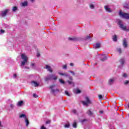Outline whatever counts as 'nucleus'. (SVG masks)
<instances>
[{"instance_id":"nucleus-1","label":"nucleus","mask_w":129,"mask_h":129,"mask_svg":"<svg viewBox=\"0 0 129 129\" xmlns=\"http://www.w3.org/2000/svg\"><path fill=\"white\" fill-rule=\"evenodd\" d=\"M57 76L54 75H48L44 78V80L46 82L49 80H57Z\"/></svg>"},{"instance_id":"nucleus-2","label":"nucleus","mask_w":129,"mask_h":129,"mask_svg":"<svg viewBox=\"0 0 129 129\" xmlns=\"http://www.w3.org/2000/svg\"><path fill=\"white\" fill-rule=\"evenodd\" d=\"M21 58L24 61L21 62V66H25L28 63V56L25 54H22L21 55Z\"/></svg>"},{"instance_id":"nucleus-3","label":"nucleus","mask_w":129,"mask_h":129,"mask_svg":"<svg viewBox=\"0 0 129 129\" xmlns=\"http://www.w3.org/2000/svg\"><path fill=\"white\" fill-rule=\"evenodd\" d=\"M117 21L118 22L119 27L121 29V30H123V31H126V32L129 31V29H127L126 28V26H124L123 24H122V22L120 20L117 19Z\"/></svg>"},{"instance_id":"nucleus-4","label":"nucleus","mask_w":129,"mask_h":129,"mask_svg":"<svg viewBox=\"0 0 129 129\" xmlns=\"http://www.w3.org/2000/svg\"><path fill=\"white\" fill-rule=\"evenodd\" d=\"M55 86H56L55 85H52L49 87V88L51 89L50 93H51V94H53V95H56V94L59 92V89H54V87Z\"/></svg>"},{"instance_id":"nucleus-5","label":"nucleus","mask_w":129,"mask_h":129,"mask_svg":"<svg viewBox=\"0 0 129 129\" xmlns=\"http://www.w3.org/2000/svg\"><path fill=\"white\" fill-rule=\"evenodd\" d=\"M119 16L123 19H126V20H129V14L128 13H125L121 12V11L119 12Z\"/></svg>"},{"instance_id":"nucleus-6","label":"nucleus","mask_w":129,"mask_h":129,"mask_svg":"<svg viewBox=\"0 0 129 129\" xmlns=\"http://www.w3.org/2000/svg\"><path fill=\"white\" fill-rule=\"evenodd\" d=\"M9 12H10V9H6L4 11H0V16L2 17H6Z\"/></svg>"},{"instance_id":"nucleus-7","label":"nucleus","mask_w":129,"mask_h":129,"mask_svg":"<svg viewBox=\"0 0 129 129\" xmlns=\"http://www.w3.org/2000/svg\"><path fill=\"white\" fill-rule=\"evenodd\" d=\"M86 101H82V102L84 105H86V106H88V104H89V103H91V101H90V100H89V98L88 97H86Z\"/></svg>"},{"instance_id":"nucleus-8","label":"nucleus","mask_w":129,"mask_h":129,"mask_svg":"<svg viewBox=\"0 0 129 129\" xmlns=\"http://www.w3.org/2000/svg\"><path fill=\"white\" fill-rule=\"evenodd\" d=\"M58 74L60 75V76H64L65 77H69V74H67V73H62L61 71L58 72Z\"/></svg>"},{"instance_id":"nucleus-9","label":"nucleus","mask_w":129,"mask_h":129,"mask_svg":"<svg viewBox=\"0 0 129 129\" xmlns=\"http://www.w3.org/2000/svg\"><path fill=\"white\" fill-rule=\"evenodd\" d=\"M19 117L20 118H23V119L25 120V119H27L28 116H27L26 114H21L19 115Z\"/></svg>"},{"instance_id":"nucleus-10","label":"nucleus","mask_w":129,"mask_h":129,"mask_svg":"<svg viewBox=\"0 0 129 129\" xmlns=\"http://www.w3.org/2000/svg\"><path fill=\"white\" fill-rule=\"evenodd\" d=\"M104 8L106 12H107L108 13H111V12H112V10H111V9H110L109 8V6H106L104 7Z\"/></svg>"},{"instance_id":"nucleus-11","label":"nucleus","mask_w":129,"mask_h":129,"mask_svg":"<svg viewBox=\"0 0 129 129\" xmlns=\"http://www.w3.org/2000/svg\"><path fill=\"white\" fill-rule=\"evenodd\" d=\"M46 69H47V71L50 72V73H52L53 72V70H52V68H51V67L49 65L46 66Z\"/></svg>"},{"instance_id":"nucleus-12","label":"nucleus","mask_w":129,"mask_h":129,"mask_svg":"<svg viewBox=\"0 0 129 129\" xmlns=\"http://www.w3.org/2000/svg\"><path fill=\"white\" fill-rule=\"evenodd\" d=\"M31 84L33 86H34V87H38V86H39V83L36 81H33L31 82Z\"/></svg>"},{"instance_id":"nucleus-13","label":"nucleus","mask_w":129,"mask_h":129,"mask_svg":"<svg viewBox=\"0 0 129 129\" xmlns=\"http://www.w3.org/2000/svg\"><path fill=\"white\" fill-rule=\"evenodd\" d=\"M101 44L99 43H97L93 45L94 49H98L100 47Z\"/></svg>"},{"instance_id":"nucleus-14","label":"nucleus","mask_w":129,"mask_h":129,"mask_svg":"<svg viewBox=\"0 0 129 129\" xmlns=\"http://www.w3.org/2000/svg\"><path fill=\"white\" fill-rule=\"evenodd\" d=\"M74 93H76V94H78L81 93V91L79 90V89L76 88L74 90Z\"/></svg>"},{"instance_id":"nucleus-15","label":"nucleus","mask_w":129,"mask_h":129,"mask_svg":"<svg viewBox=\"0 0 129 129\" xmlns=\"http://www.w3.org/2000/svg\"><path fill=\"white\" fill-rule=\"evenodd\" d=\"M87 114L89 115L90 116H92V115H93V112H92V111H91V109H89L87 111Z\"/></svg>"},{"instance_id":"nucleus-16","label":"nucleus","mask_w":129,"mask_h":129,"mask_svg":"<svg viewBox=\"0 0 129 129\" xmlns=\"http://www.w3.org/2000/svg\"><path fill=\"white\" fill-rule=\"evenodd\" d=\"M101 61H105V60H106V59H107V58L106 57V56H105V55L104 54H102L101 55Z\"/></svg>"},{"instance_id":"nucleus-17","label":"nucleus","mask_w":129,"mask_h":129,"mask_svg":"<svg viewBox=\"0 0 129 129\" xmlns=\"http://www.w3.org/2000/svg\"><path fill=\"white\" fill-rule=\"evenodd\" d=\"M21 7H27L28 6V2L25 1L21 4Z\"/></svg>"},{"instance_id":"nucleus-18","label":"nucleus","mask_w":129,"mask_h":129,"mask_svg":"<svg viewBox=\"0 0 129 129\" xmlns=\"http://www.w3.org/2000/svg\"><path fill=\"white\" fill-rule=\"evenodd\" d=\"M123 46L124 48L127 47V43H126V40L125 39H123Z\"/></svg>"},{"instance_id":"nucleus-19","label":"nucleus","mask_w":129,"mask_h":129,"mask_svg":"<svg viewBox=\"0 0 129 129\" xmlns=\"http://www.w3.org/2000/svg\"><path fill=\"white\" fill-rule=\"evenodd\" d=\"M113 82H114V79H111L109 80L108 84L111 85V84H113Z\"/></svg>"},{"instance_id":"nucleus-20","label":"nucleus","mask_w":129,"mask_h":129,"mask_svg":"<svg viewBox=\"0 0 129 129\" xmlns=\"http://www.w3.org/2000/svg\"><path fill=\"white\" fill-rule=\"evenodd\" d=\"M24 104V101H20L18 102L17 103V106H22Z\"/></svg>"},{"instance_id":"nucleus-21","label":"nucleus","mask_w":129,"mask_h":129,"mask_svg":"<svg viewBox=\"0 0 129 129\" xmlns=\"http://www.w3.org/2000/svg\"><path fill=\"white\" fill-rule=\"evenodd\" d=\"M24 120H25V122L26 123V126H28L30 123L29 122V119H28V118L25 119Z\"/></svg>"},{"instance_id":"nucleus-22","label":"nucleus","mask_w":129,"mask_h":129,"mask_svg":"<svg viewBox=\"0 0 129 129\" xmlns=\"http://www.w3.org/2000/svg\"><path fill=\"white\" fill-rule=\"evenodd\" d=\"M112 40L114 42H116V41H117V37L116 36V35L113 36Z\"/></svg>"},{"instance_id":"nucleus-23","label":"nucleus","mask_w":129,"mask_h":129,"mask_svg":"<svg viewBox=\"0 0 129 129\" xmlns=\"http://www.w3.org/2000/svg\"><path fill=\"white\" fill-rule=\"evenodd\" d=\"M73 126L74 127V128H76L77 127V123H76V121L74 122L73 124Z\"/></svg>"},{"instance_id":"nucleus-24","label":"nucleus","mask_w":129,"mask_h":129,"mask_svg":"<svg viewBox=\"0 0 129 129\" xmlns=\"http://www.w3.org/2000/svg\"><path fill=\"white\" fill-rule=\"evenodd\" d=\"M59 82H60V83H61V84H65V82L61 79L59 80Z\"/></svg>"},{"instance_id":"nucleus-25","label":"nucleus","mask_w":129,"mask_h":129,"mask_svg":"<svg viewBox=\"0 0 129 129\" xmlns=\"http://www.w3.org/2000/svg\"><path fill=\"white\" fill-rule=\"evenodd\" d=\"M17 10H18V7H14L12 8L13 12H16V11H17Z\"/></svg>"},{"instance_id":"nucleus-26","label":"nucleus","mask_w":129,"mask_h":129,"mask_svg":"<svg viewBox=\"0 0 129 129\" xmlns=\"http://www.w3.org/2000/svg\"><path fill=\"white\" fill-rule=\"evenodd\" d=\"M120 62L121 63V65H123V64L124 63V59L122 58L120 60Z\"/></svg>"},{"instance_id":"nucleus-27","label":"nucleus","mask_w":129,"mask_h":129,"mask_svg":"<svg viewBox=\"0 0 129 129\" xmlns=\"http://www.w3.org/2000/svg\"><path fill=\"white\" fill-rule=\"evenodd\" d=\"M124 8H126V9H129L128 5L126 3L124 4Z\"/></svg>"},{"instance_id":"nucleus-28","label":"nucleus","mask_w":129,"mask_h":129,"mask_svg":"<svg viewBox=\"0 0 129 129\" xmlns=\"http://www.w3.org/2000/svg\"><path fill=\"white\" fill-rule=\"evenodd\" d=\"M67 82H68V83H69V84H70V85H71V84H74V83H73V82H72V81H69V80H68V81H67Z\"/></svg>"},{"instance_id":"nucleus-29","label":"nucleus","mask_w":129,"mask_h":129,"mask_svg":"<svg viewBox=\"0 0 129 129\" xmlns=\"http://www.w3.org/2000/svg\"><path fill=\"white\" fill-rule=\"evenodd\" d=\"M90 8L92 10H93V9H94V5H93V4H90Z\"/></svg>"},{"instance_id":"nucleus-30","label":"nucleus","mask_w":129,"mask_h":129,"mask_svg":"<svg viewBox=\"0 0 129 129\" xmlns=\"http://www.w3.org/2000/svg\"><path fill=\"white\" fill-rule=\"evenodd\" d=\"M69 126H70V124H69V123H67L64 125V127L66 128L69 127Z\"/></svg>"},{"instance_id":"nucleus-31","label":"nucleus","mask_w":129,"mask_h":129,"mask_svg":"<svg viewBox=\"0 0 129 129\" xmlns=\"http://www.w3.org/2000/svg\"><path fill=\"white\" fill-rule=\"evenodd\" d=\"M64 93L65 94H66V95H68V96H70V95L69 94V92H68V91H65Z\"/></svg>"},{"instance_id":"nucleus-32","label":"nucleus","mask_w":129,"mask_h":129,"mask_svg":"<svg viewBox=\"0 0 129 129\" xmlns=\"http://www.w3.org/2000/svg\"><path fill=\"white\" fill-rule=\"evenodd\" d=\"M0 32H1V34H5V30L1 29L0 30Z\"/></svg>"},{"instance_id":"nucleus-33","label":"nucleus","mask_w":129,"mask_h":129,"mask_svg":"<svg viewBox=\"0 0 129 129\" xmlns=\"http://www.w3.org/2000/svg\"><path fill=\"white\" fill-rule=\"evenodd\" d=\"M87 120H86V119H84L81 120V122H82V123H83V122H85V121H87Z\"/></svg>"},{"instance_id":"nucleus-34","label":"nucleus","mask_w":129,"mask_h":129,"mask_svg":"<svg viewBox=\"0 0 129 129\" xmlns=\"http://www.w3.org/2000/svg\"><path fill=\"white\" fill-rule=\"evenodd\" d=\"M117 51L119 53H121V49L119 48H117Z\"/></svg>"},{"instance_id":"nucleus-35","label":"nucleus","mask_w":129,"mask_h":129,"mask_svg":"<svg viewBox=\"0 0 129 129\" xmlns=\"http://www.w3.org/2000/svg\"><path fill=\"white\" fill-rule=\"evenodd\" d=\"M122 77H124V78H126V77H127V75H126V74L124 73L122 75Z\"/></svg>"},{"instance_id":"nucleus-36","label":"nucleus","mask_w":129,"mask_h":129,"mask_svg":"<svg viewBox=\"0 0 129 129\" xmlns=\"http://www.w3.org/2000/svg\"><path fill=\"white\" fill-rule=\"evenodd\" d=\"M31 67H32V68H34V67H35V66H36V64L32 63L31 64Z\"/></svg>"},{"instance_id":"nucleus-37","label":"nucleus","mask_w":129,"mask_h":129,"mask_svg":"<svg viewBox=\"0 0 129 129\" xmlns=\"http://www.w3.org/2000/svg\"><path fill=\"white\" fill-rule=\"evenodd\" d=\"M63 69H67V65L65 64L62 66Z\"/></svg>"},{"instance_id":"nucleus-38","label":"nucleus","mask_w":129,"mask_h":129,"mask_svg":"<svg viewBox=\"0 0 129 129\" xmlns=\"http://www.w3.org/2000/svg\"><path fill=\"white\" fill-rule=\"evenodd\" d=\"M33 96L35 98H37V97H38V95H37V94H33Z\"/></svg>"},{"instance_id":"nucleus-39","label":"nucleus","mask_w":129,"mask_h":129,"mask_svg":"<svg viewBox=\"0 0 129 129\" xmlns=\"http://www.w3.org/2000/svg\"><path fill=\"white\" fill-rule=\"evenodd\" d=\"M73 113H74L75 114H77V111L76 110H73Z\"/></svg>"},{"instance_id":"nucleus-40","label":"nucleus","mask_w":129,"mask_h":129,"mask_svg":"<svg viewBox=\"0 0 129 129\" xmlns=\"http://www.w3.org/2000/svg\"><path fill=\"white\" fill-rule=\"evenodd\" d=\"M69 72H70V73H71L72 74H73V75H75V73H74V72L73 71H69Z\"/></svg>"},{"instance_id":"nucleus-41","label":"nucleus","mask_w":129,"mask_h":129,"mask_svg":"<svg viewBox=\"0 0 129 129\" xmlns=\"http://www.w3.org/2000/svg\"><path fill=\"white\" fill-rule=\"evenodd\" d=\"M10 107L11 108H14L15 107V106L13 104H10Z\"/></svg>"},{"instance_id":"nucleus-42","label":"nucleus","mask_w":129,"mask_h":129,"mask_svg":"<svg viewBox=\"0 0 129 129\" xmlns=\"http://www.w3.org/2000/svg\"><path fill=\"white\" fill-rule=\"evenodd\" d=\"M46 124H48L49 123H51V120H49L46 121Z\"/></svg>"},{"instance_id":"nucleus-43","label":"nucleus","mask_w":129,"mask_h":129,"mask_svg":"<svg viewBox=\"0 0 129 129\" xmlns=\"http://www.w3.org/2000/svg\"><path fill=\"white\" fill-rule=\"evenodd\" d=\"M129 83V81H125L124 82V84L126 85V84H128Z\"/></svg>"},{"instance_id":"nucleus-44","label":"nucleus","mask_w":129,"mask_h":129,"mask_svg":"<svg viewBox=\"0 0 129 129\" xmlns=\"http://www.w3.org/2000/svg\"><path fill=\"white\" fill-rule=\"evenodd\" d=\"M69 78L70 80H71V81H72L73 80V78H72V77H70L69 76Z\"/></svg>"},{"instance_id":"nucleus-45","label":"nucleus","mask_w":129,"mask_h":129,"mask_svg":"<svg viewBox=\"0 0 129 129\" xmlns=\"http://www.w3.org/2000/svg\"><path fill=\"white\" fill-rule=\"evenodd\" d=\"M99 99H101V98H102V95H99Z\"/></svg>"},{"instance_id":"nucleus-46","label":"nucleus","mask_w":129,"mask_h":129,"mask_svg":"<svg viewBox=\"0 0 129 129\" xmlns=\"http://www.w3.org/2000/svg\"><path fill=\"white\" fill-rule=\"evenodd\" d=\"M41 129H46V128L44 125H43L41 127Z\"/></svg>"},{"instance_id":"nucleus-47","label":"nucleus","mask_w":129,"mask_h":129,"mask_svg":"<svg viewBox=\"0 0 129 129\" xmlns=\"http://www.w3.org/2000/svg\"><path fill=\"white\" fill-rule=\"evenodd\" d=\"M14 78H17V74H15L13 76Z\"/></svg>"},{"instance_id":"nucleus-48","label":"nucleus","mask_w":129,"mask_h":129,"mask_svg":"<svg viewBox=\"0 0 129 129\" xmlns=\"http://www.w3.org/2000/svg\"><path fill=\"white\" fill-rule=\"evenodd\" d=\"M99 112H100V113H101V114H102V113H104L103 111H102V110H100Z\"/></svg>"},{"instance_id":"nucleus-49","label":"nucleus","mask_w":129,"mask_h":129,"mask_svg":"<svg viewBox=\"0 0 129 129\" xmlns=\"http://www.w3.org/2000/svg\"><path fill=\"white\" fill-rule=\"evenodd\" d=\"M31 3H34L35 2V0H30Z\"/></svg>"},{"instance_id":"nucleus-50","label":"nucleus","mask_w":129,"mask_h":129,"mask_svg":"<svg viewBox=\"0 0 129 129\" xmlns=\"http://www.w3.org/2000/svg\"><path fill=\"white\" fill-rule=\"evenodd\" d=\"M70 66H73V63H70Z\"/></svg>"},{"instance_id":"nucleus-51","label":"nucleus","mask_w":129,"mask_h":129,"mask_svg":"<svg viewBox=\"0 0 129 129\" xmlns=\"http://www.w3.org/2000/svg\"><path fill=\"white\" fill-rule=\"evenodd\" d=\"M37 57H40V53H37Z\"/></svg>"},{"instance_id":"nucleus-52","label":"nucleus","mask_w":129,"mask_h":129,"mask_svg":"<svg viewBox=\"0 0 129 129\" xmlns=\"http://www.w3.org/2000/svg\"><path fill=\"white\" fill-rule=\"evenodd\" d=\"M0 126H2V122L0 121Z\"/></svg>"},{"instance_id":"nucleus-53","label":"nucleus","mask_w":129,"mask_h":129,"mask_svg":"<svg viewBox=\"0 0 129 129\" xmlns=\"http://www.w3.org/2000/svg\"><path fill=\"white\" fill-rule=\"evenodd\" d=\"M127 107H128V108H129V103L127 104Z\"/></svg>"},{"instance_id":"nucleus-54","label":"nucleus","mask_w":129,"mask_h":129,"mask_svg":"<svg viewBox=\"0 0 129 129\" xmlns=\"http://www.w3.org/2000/svg\"><path fill=\"white\" fill-rule=\"evenodd\" d=\"M70 40H73V38H69Z\"/></svg>"},{"instance_id":"nucleus-55","label":"nucleus","mask_w":129,"mask_h":129,"mask_svg":"<svg viewBox=\"0 0 129 129\" xmlns=\"http://www.w3.org/2000/svg\"><path fill=\"white\" fill-rule=\"evenodd\" d=\"M25 68H27V69H29V68L25 67Z\"/></svg>"}]
</instances>
